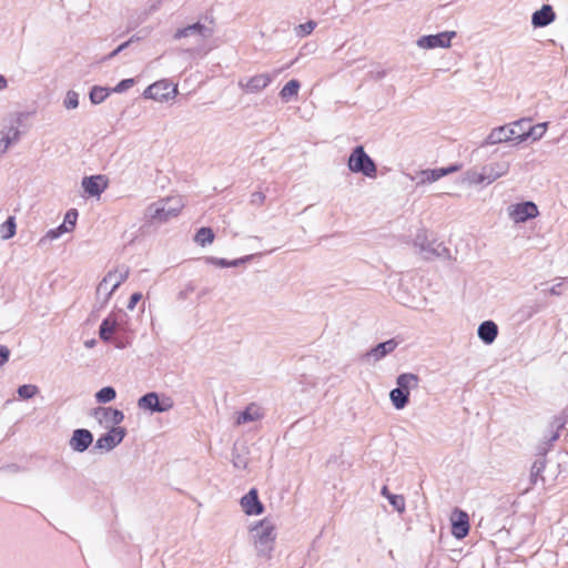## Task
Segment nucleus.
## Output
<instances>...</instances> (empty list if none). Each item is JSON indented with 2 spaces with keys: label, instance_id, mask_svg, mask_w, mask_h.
<instances>
[{
  "label": "nucleus",
  "instance_id": "nucleus-1",
  "mask_svg": "<svg viewBox=\"0 0 568 568\" xmlns=\"http://www.w3.org/2000/svg\"><path fill=\"white\" fill-rule=\"evenodd\" d=\"M214 30L212 27L201 23L200 21L178 28L172 38L175 41H181L185 47L184 52L191 57H205L212 47L207 44V40L213 36Z\"/></svg>",
  "mask_w": 568,
  "mask_h": 568
},
{
  "label": "nucleus",
  "instance_id": "nucleus-2",
  "mask_svg": "<svg viewBox=\"0 0 568 568\" xmlns=\"http://www.w3.org/2000/svg\"><path fill=\"white\" fill-rule=\"evenodd\" d=\"M256 555L264 559H271L274 551L276 532L275 525L268 518L260 520L250 530Z\"/></svg>",
  "mask_w": 568,
  "mask_h": 568
},
{
  "label": "nucleus",
  "instance_id": "nucleus-3",
  "mask_svg": "<svg viewBox=\"0 0 568 568\" xmlns=\"http://www.w3.org/2000/svg\"><path fill=\"white\" fill-rule=\"evenodd\" d=\"M510 169L508 161H494L480 168H473L465 172V181L469 184H491L506 175Z\"/></svg>",
  "mask_w": 568,
  "mask_h": 568
},
{
  "label": "nucleus",
  "instance_id": "nucleus-4",
  "mask_svg": "<svg viewBox=\"0 0 568 568\" xmlns=\"http://www.w3.org/2000/svg\"><path fill=\"white\" fill-rule=\"evenodd\" d=\"M129 276V268L120 266L109 272L97 287V304L103 308L110 301L112 294L120 287Z\"/></svg>",
  "mask_w": 568,
  "mask_h": 568
},
{
  "label": "nucleus",
  "instance_id": "nucleus-5",
  "mask_svg": "<svg viewBox=\"0 0 568 568\" xmlns=\"http://www.w3.org/2000/svg\"><path fill=\"white\" fill-rule=\"evenodd\" d=\"M184 206L181 196H170L150 204L146 209V215L152 222L164 223L176 217Z\"/></svg>",
  "mask_w": 568,
  "mask_h": 568
},
{
  "label": "nucleus",
  "instance_id": "nucleus-6",
  "mask_svg": "<svg viewBox=\"0 0 568 568\" xmlns=\"http://www.w3.org/2000/svg\"><path fill=\"white\" fill-rule=\"evenodd\" d=\"M347 166L353 173H361L367 178H376L377 166L362 145L356 146L347 161Z\"/></svg>",
  "mask_w": 568,
  "mask_h": 568
},
{
  "label": "nucleus",
  "instance_id": "nucleus-7",
  "mask_svg": "<svg viewBox=\"0 0 568 568\" xmlns=\"http://www.w3.org/2000/svg\"><path fill=\"white\" fill-rule=\"evenodd\" d=\"M414 246L426 260L434 257H446L449 253L448 248L443 243L435 240H429L426 231H419L414 239Z\"/></svg>",
  "mask_w": 568,
  "mask_h": 568
},
{
  "label": "nucleus",
  "instance_id": "nucleus-8",
  "mask_svg": "<svg viewBox=\"0 0 568 568\" xmlns=\"http://www.w3.org/2000/svg\"><path fill=\"white\" fill-rule=\"evenodd\" d=\"M138 406L151 413H165L173 408L174 402L170 396L150 392L139 398Z\"/></svg>",
  "mask_w": 568,
  "mask_h": 568
},
{
  "label": "nucleus",
  "instance_id": "nucleus-9",
  "mask_svg": "<svg viewBox=\"0 0 568 568\" xmlns=\"http://www.w3.org/2000/svg\"><path fill=\"white\" fill-rule=\"evenodd\" d=\"M281 69L273 73H261L250 78H241L237 85L247 94L258 93L268 87L273 80L281 73Z\"/></svg>",
  "mask_w": 568,
  "mask_h": 568
},
{
  "label": "nucleus",
  "instance_id": "nucleus-10",
  "mask_svg": "<svg viewBox=\"0 0 568 568\" xmlns=\"http://www.w3.org/2000/svg\"><path fill=\"white\" fill-rule=\"evenodd\" d=\"M176 94V85H172L168 80L154 82L153 84L149 85L143 92V97L145 99H152L158 102H164L170 99H174Z\"/></svg>",
  "mask_w": 568,
  "mask_h": 568
},
{
  "label": "nucleus",
  "instance_id": "nucleus-11",
  "mask_svg": "<svg viewBox=\"0 0 568 568\" xmlns=\"http://www.w3.org/2000/svg\"><path fill=\"white\" fill-rule=\"evenodd\" d=\"M508 214L515 223H524L536 217L539 212L534 202L527 201L509 206Z\"/></svg>",
  "mask_w": 568,
  "mask_h": 568
},
{
  "label": "nucleus",
  "instance_id": "nucleus-12",
  "mask_svg": "<svg viewBox=\"0 0 568 568\" xmlns=\"http://www.w3.org/2000/svg\"><path fill=\"white\" fill-rule=\"evenodd\" d=\"M455 36V31L423 36L417 40V45L422 49L449 48L450 41Z\"/></svg>",
  "mask_w": 568,
  "mask_h": 568
},
{
  "label": "nucleus",
  "instance_id": "nucleus-13",
  "mask_svg": "<svg viewBox=\"0 0 568 568\" xmlns=\"http://www.w3.org/2000/svg\"><path fill=\"white\" fill-rule=\"evenodd\" d=\"M126 432L123 427H113L106 434L101 435L95 442V449L110 452L115 448L124 438Z\"/></svg>",
  "mask_w": 568,
  "mask_h": 568
},
{
  "label": "nucleus",
  "instance_id": "nucleus-14",
  "mask_svg": "<svg viewBox=\"0 0 568 568\" xmlns=\"http://www.w3.org/2000/svg\"><path fill=\"white\" fill-rule=\"evenodd\" d=\"M452 535L457 539H463L469 531V516L462 509H454L450 516Z\"/></svg>",
  "mask_w": 568,
  "mask_h": 568
},
{
  "label": "nucleus",
  "instance_id": "nucleus-15",
  "mask_svg": "<svg viewBox=\"0 0 568 568\" xmlns=\"http://www.w3.org/2000/svg\"><path fill=\"white\" fill-rule=\"evenodd\" d=\"M398 343L395 339H388L386 342L377 344L363 355V359L367 363H376L393 353L397 347Z\"/></svg>",
  "mask_w": 568,
  "mask_h": 568
},
{
  "label": "nucleus",
  "instance_id": "nucleus-16",
  "mask_svg": "<svg viewBox=\"0 0 568 568\" xmlns=\"http://www.w3.org/2000/svg\"><path fill=\"white\" fill-rule=\"evenodd\" d=\"M515 133L510 123L494 128L484 141V145H495L515 141Z\"/></svg>",
  "mask_w": 568,
  "mask_h": 568
},
{
  "label": "nucleus",
  "instance_id": "nucleus-17",
  "mask_svg": "<svg viewBox=\"0 0 568 568\" xmlns=\"http://www.w3.org/2000/svg\"><path fill=\"white\" fill-rule=\"evenodd\" d=\"M93 442V435L90 430L78 428L72 433L69 446L77 453L85 452Z\"/></svg>",
  "mask_w": 568,
  "mask_h": 568
},
{
  "label": "nucleus",
  "instance_id": "nucleus-18",
  "mask_svg": "<svg viewBox=\"0 0 568 568\" xmlns=\"http://www.w3.org/2000/svg\"><path fill=\"white\" fill-rule=\"evenodd\" d=\"M240 503L243 511L248 516L261 515L264 510V506L260 501L255 488L250 489V491L241 498Z\"/></svg>",
  "mask_w": 568,
  "mask_h": 568
},
{
  "label": "nucleus",
  "instance_id": "nucleus-19",
  "mask_svg": "<svg viewBox=\"0 0 568 568\" xmlns=\"http://www.w3.org/2000/svg\"><path fill=\"white\" fill-rule=\"evenodd\" d=\"M458 170H459L458 165H449L448 168L423 170L418 174L419 181L417 182V185L436 182L439 179H442L450 173L457 172Z\"/></svg>",
  "mask_w": 568,
  "mask_h": 568
},
{
  "label": "nucleus",
  "instance_id": "nucleus-20",
  "mask_svg": "<svg viewBox=\"0 0 568 568\" xmlns=\"http://www.w3.org/2000/svg\"><path fill=\"white\" fill-rule=\"evenodd\" d=\"M93 416L100 423H106L112 425H119L124 419L123 412L112 407H97L93 410Z\"/></svg>",
  "mask_w": 568,
  "mask_h": 568
},
{
  "label": "nucleus",
  "instance_id": "nucleus-21",
  "mask_svg": "<svg viewBox=\"0 0 568 568\" xmlns=\"http://www.w3.org/2000/svg\"><path fill=\"white\" fill-rule=\"evenodd\" d=\"M556 18V14L549 4H544L541 9L535 11L531 17V24L535 28H542L550 24Z\"/></svg>",
  "mask_w": 568,
  "mask_h": 568
},
{
  "label": "nucleus",
  "instance_id": "nucleus-22",
  "mask_svg": "<svg viewBox=\"0 0 568 568\" xmlns=\"http://www.w3.org/2000/svg\"><path fill=\"white\" fill-rule=\"evenodd\" d=\"M83 190L92 196H99L106 187V182L102 175L87 176L82 180Z\"/></svg>",
  "mask_w": 568,
  "mask_h": 568
},
{
  "label": "nucleus",
  "instance_id": "nucleus-23",
  "mask_svg": "<svg viewBox=\"0 0 568 568\" xmlns=\"http://www.w3.org/2000/svg\"><path fill=\"white\" fill-rule=\"evenodd\" d=\"M264 413L262 408L255 404L251 403L243 412L239 413L235 424L244 425L247 423L256 422L263 418Z\"/></svg>",
  "mask_w": 568,
  "mask_h": 568
},
{
  "label": "nucleus",
  "instance_id": "nucleus-24",
  "mask_svg": "<svg viewBox=\"0 0 568 568\" xmlns=\"http://www.w3.org/2000/svg\"><path fill=\"white\" fill-rule=\"evenodd\" d=\"M20 140V130L18 125L4 128L1 132L0 151L7 152L8 149Z\"/></svg>",
  "mask_w": 568,
  "mask_h": 568
},
{
  "label": "nucleus",
  "instance_id": "nucleus-25",
  "mask_svg": "<svg viewBox=\"0 0 568 568\" xmlns=\"http://www.w3.org/2000/svg\"><path fill=\"white\" fill-rule=\"evenodd\" d=\"M477 334L485 344H491L498 335V326L493 321H485L479 325Z\"/></svg>",
  "mask_w": 568,
  "mask_h": 568
},
{
  "label": "nucleus",
  "instance_id": "nucleus-26",
  "mask_svg": "<svg viewBox=\"0 0 568 568\" xmlns=\"http://www.w3.org/2000/svg\"><path fill=\"white\" fill-rule=\"evenodd\" d=\"M419 377L413 373H404L397 376L396 384L397 388L405 393H409L410 389L417 388Z\"/></svg>",
  "mask_w": 568,
  "mask_h": 568
},
{
  "label": "nucleus",
  "instance_id": "nucleus-27",
  "mask_svg": "<svg viewBox=\"0 0 568 568\" xmlns=\"http://www.w3.org/2000/svg\"><path fill=\"white\" fill-rule=\"evenodd\" d=\"M116 326H118V322L113 315H109L108 317H105L102 321L100 328H99L100 338L103 342H110L111 336L114 333Z\"/></svg>",
  "mask_w": 568,
  "mask_h": 568
},
{
  "label": "nucleus",
  "instance_id": "nucleus-28",
  "mask_svg": "<svg viewBox=\"0 0 568 568\" xmlns=\"http://www.w3.org/2000/svg\"><path fill=\"white\" fill-rule=\"evenodd\" d=\"M70 232V229L65 225V223L60 224L55 229L49 230L38 242V246L44 247L50 244L52 241L58 240L62 234Z\"/></svg>",
  "mask_w": 568,
  "mask_h": 568
},
{
  "label": "nucleus",
  "instance_id": "nucleus-29",
  "mask_svg": "<svg viewBox=\"0 0 568 568\" xmlns=\"http://www.w3.org/2000/svg\"><path fill=\"white\" fill-rule=\"evenodd\" d=\"M252 257H253V255H247V256H244L241 258L229 261L225 258L211 256V257H206V262L211 263L215 266H219V267H235V266H239V265L250 261Z\"/></svg>",
  "mask_w": 568,
  "mask_h": 568
},
{
  "label": "nucleus",
  "instance_id": "nucleus-30",
  "mask_svg": "<svg viewBox=\"0 0 568 568\" xmlns=\"http://www.w3.org/2000/svg\"><path fill=\"white\" fill-rule=\"evenodd\" d=\"M389 398H390L393 406L396 409H403L406 407V405L409 402V393H405L402 389H398L396 387L390 390Z\"/></svg>",
  "mask_w": 568,
  "mask_h": 568
},
{
  "label": "nucleus",
  "instance_id": "nucleus-31",
  "mask_svg": "<svg viewBox=\"0 0 568 568\" xmlns=\"http://www.w3.org/2000/svg\"><path fill=\"white\" fill-rule=\"evenodd\" d=\"M232 464L236 469H246L248 465L247 452L245 447H234L232 450Z\"/></svg>",
  "mask_w": 568,
  "mask_h": 568
},
{
  "label": "nucleus",
  "instance_id": "nucleus-32",
  "mask_svg": "<svg viewBox=\"0 0 568 568\" xmlns=\"http://www.w3.org/2000/svg\"><path fill=\"white\" fill-rule=\"evenodd\" d=\"M530 122H531L530 119L524 118V119H520V120H517V121L510 123L514 132H516L514 134V136H515V142L517 144L527 141V138L521 136L520 133L527 132V129H528V125Z\"/></svg>",
  "mask_w": 568,
  "mask_h": 568
},
{
  "label": "nucleus",
  "instance_id": "nucleus-33",
  "mask_svg": "<svg viewBox=\"0 0 568 568\" xmlns=\"http://www.w3.org/2000/svg\"><path fill=\"white\" fill-rule=\"evenodd\" d=\"M547 126H548L547 122L538 123L536 125H531L529 123L527 132L520 133V134H521V136L527 138V140L531 139L532 141H538L546 133Z\"/></svg>",
  "mask_w": 568,
  "mask_h": 568
},
{
  "label": "nucleus",
  "instance_id": "nucleus-34",
  "mask_svg": "<svg viewBox=\"0 0 568 568\" xmlns=\"http://www.w3.org/2000/svg\"><path fill=\"white\" fill-rule=\"evenodd\" d=\"M17 232V223L14 216H9L1 225H0V237L3 241L10 240L16 235Z\"/></svg>",
  "mask_w": 568,
  "mask_h": 568
},
{
  "label": "nucleus",
  "instance_id": "nucleus-35",
  "mask_svg": "<svg viewBox=\"0 0 568 568\" xmlns=\"http://www.w3.org/2000/svg\"><path fill=\"white\" fill-rule=\"evenodd\" d=\"M300 82L295 79L290 80L281 90L280 97L284 101H290L292 98L297 97L300 90Z\"/></svg>",
  "mask_w": 568,
  "mask_h": 568
},
{
  "label": "nucleus",
  "instance_id": "nucleus-36",
  "mask_svg": "<svg viewBox=\"0 0 568 568\" xmlns=\"http://www.w3.org/2000/svg\"><path fill=\"white\" fill-rule=\"evenodd\" d=\"M194 240L201 246H205V245L211 244L213 242L214 233H213L212 229H210V227H201L196 232V234L194 236Z\"/></svg>",
  "mask_w": 568,
  "mask_h": 568
},
{
  "label": "nucleus",
  "instance_id": "nucleus-37",
  "mask_svg": "<svg viewBox=\"0 0 568 568\" xmlns=\"http://www.w3.org/2000/svg\"><path fill=\"white\" fill-rule=\"evenodd\" d=\"M109 89L95 85L91 89L89 97L93 104H100L109 97Z\"/></svg>",
  "mask_w": 568,
  "mask_h": 568
},
{
  "label": "nucleus",
  "instance_id": "nucleus-38",
  "mask_svg": "<svg viewBox=\"0 0 568 568\" xmlns=\"http://www.w3.org/2000/svg\"><path fill=\"white\" fill-rule=\"evenodd\" d=\"M115 396V389L111 386H105L95 394V399L98 403L105 404L113 400Z\"/></svg>",
  "mask_w": 568,
  "mask_h": 568
},
{
  "label": "nucleus",
  "instance_id": "nucleus-39",
  "mask_svg": "<svg viewBox=\"0 0 568 568\" xmlns=\"http://www.w3.org/2000/svg\"><path fill=\"white\" fill-rule=\"evenodd\" d=\"M316 22L313 20H310L305 23H301L297 27H295L294 31L295 34L300 38H304L313 32V30L316 28Z\"/></svg>",
  "mask_w": 568,
  "mask_h": 568
},
{
  "label": "nucleus",
  "instance_id": "nucleus-40",
  "mask_svg": "<svg viewBox=\"0 0 568 568\" xmlns=\"http://www.w3.org/2000/svg\"><path fill=\"white\" fill-rule=\"evenodd\" d=\"M17 392L22 399H29L38 394L39 388L36 385L24 384L19 386Z\"/></svg>",
  "mask_w": 568,
  "mask_h": 568
},
{
  "label": "nucleus",
  "instance_id": "nucleus-41",
  "mask_svg": "<svg viewBox=\"0 0 568 568\" xmlns=\"http://www.w3.org/2000/svg\"><path fill=\"white\" fill-rule=\"evenodd\" d=\"M546 464L545 460L538 459L535 460L531 470H530V481L532 485H536L538 477L542 474L545 470Z\"/></svg>",
  "mask_w": 568,
  "mask_h": 568
},
{
  "label": "nucleus",
  "instance_id": "nucleus-42",
  "mask_svg": "<svg viewBox=\"0 0 568 568\" xmlns=\"http://www.w3.org/2000/svg\"><path fill=\"white\" fill-rule=\"evenodd\" d=\"M539 311L540 306L537 303H531L524 305L518 313L520 314V317L523 320H528L532 317L535 314H537Z\"/></svg>",
  "mask_w": 568,
  "mask_h": 568
},
{
  "label": "nucleus",
  "instance_id": "nucleus-43",
  "mask_svg": "<svg viewBox=\"0 0 568 568\" xmlns=\"http://www.w3.org/2000/svg\"><path fill=\"white\" fill-rule=\"evenodd\" d=\"M63 105L68 110L77 109L79 105V94L75 91H68L63 101Z\"/></svg>",
  "mask_w": 568,
  "mask_h": 568
},
{
  "label": "nucleus",
  "instance_id": "nucleus-44",
  "mask_svg": "<svg viewBox=\"0 0 568 568\" xmlns=\"http://www.w3.org/2000/svg\"><path fill=\"white\" fill-rule=\"evenodd\" d=\"M387 499L395 510L400 514L405 511V498L402 495H387Z\"/></svg>",
  "mask_w": 568,
  "mask_h": 568
},
{
  "label": "nucleus",
  "instance_id": "nucleus-45",
  "mask_svg": "<svg viewBox=\"0 0 568 568\" xmlns=\"http://www.w3.org/2000/svg\"><path fill=\"white\" fill-rule=\"evenodd\" d=\"M77 219H78V212L75 209H71L65 213L63 223H65L68 229H70V232L74 229V226L77 224Z\"/></svg>",
  "mask_w": 568,
  "mask_h": 568
},
{
  "label": "nucleus",
  "instance_id": "nucleus-46",
  "mask_svg": "<svg viewBox=\"0 0 568 568\" xmlns=\"http://www.w3.org/2000/svg\"><path fill=\"white\" fill-rule=\"evenodd\" d=\"M195 284L193 282H189L178 293V298L180 301H185L190 297V295L195 291Z\"/></svg>",
  "mask_w": 568,
  "mask_h": 568
},
{
  "label": "nucleus",
  "instance_id": "nucleus-47",
  "mask_svg": "<svg viewBox=\"0 0 568 568\" xmlns=\"http://www.w3.org/2000/svg\"><path fill=\"white\" fill-rule=\"evenodd\" d=\"M134 85V79H124L120 81L113 89L112 92L122 93Z\"/></svg>",
  "mask_w": 568,
  "mask_h": 568
},
{
  "label": "nucleus",
  "instance_id": "nucleus-48",
  "mask_svg": "<svg viewBox=\"0 0 568 568\" xmlns=\"http://www.w3.org/2000/svg\"><path fill=\"white\" fill-rule=\"evenodd\" d=\"M10 354L11 352L9 347L0 344V366H3L4 364L8 363Z\"/></svg>",
  "mask_w": 568,
  "mask_h": 568
},
{
  "label": "nucleus",
  "instance_id": "nucleus-49",
  "mask_svg": "<svg viewBox=\"0 0 568 568\" xmlns=\"http://www.w3.org/2000/svg\"><path fill=\"white\" fill-rule=\"evenodd\" d=\"M265 201V195L262 192H254L251 195V203L254 205H262Z\"/></svg>",
  "mask_w": 568,
  "mask_h": 568
},
{
  "label": "nucleus",
  "instance_id": "nucleus-50",
  "mask_svg": "<svg viewBox=\"0 0 568 568\" xmlns=\"http://www.w3.org/2000/svg\"><path fill=\"white\" fill-rule=\"evenodd\" d=\"M142 300V294L136 292V293H133L130 297V301L128 303V308L129 310H133L135 307V305Z\"/></svg>",
  "mask_w": 568,
  "mask_h": 568
},
{
  "label": "nucleus",
  "instance_id": "nucleus-51",
  "mask_svg": "<svg viewBox=\"0 0 568 568\" xmlns=\"http://www.w3.org/2000/svg\"><path fill=\"white\" fill-rule=\"evenodd\" d=\"M562 286H564L562 282L557 283L556 285L550 287L549 294L555 295V296H560L562 294Z\"/></svg>",
  "mask_w": 568,
  "mask_h": 568
},
{
  "label": "nucleus",
  "instance_id": "nucleus-52",
  "mask_svg": "<svg viewBox=\"0 0 568 568\" xmlns=\"http://www.w3.org/2000/svg\"><path fill=\"white\" fill-rule=\"evenodd\" d=\"M133 41H134V37H132L130 40H128V41L123 42L122 44H120L118 47L119 51L121 52L124 49H126L130 45V43H132Z\"/></svg>",
  "mask_w": 568,
  "mask_h": 568
},
{
  "label": "nucleus",
  "instance_id": "nucleus-53",
  "mask_svg": "<svg viewBox=\"0 0 568 568\" xmlns=\"http://www.w3.org/2000/svg\"><path fill=\"white\" fill-rule=\"evenodd\" d=\"M8 87L7 79L0 74V91L4 90Z\"/></svg>",
  "mask_w": 568,
  "mask_h": 568
},
{
  "label": "nucleus",
  "instance_id": "nucleus-54",
  "mask_svg": "<svg viewBox=\"0 0 568 568\" xmlns=\"http://www.w3.org/2000/svg\"><path fill=\"white\" fill-rule=\"evenodd\" d=\"M95 344H97V341H95L94 338H92V339H88V341H85V342H84V346H85L87 348H92V347H94V346H95Z\"/></svg>",
  "mask_w": 568,
  "mask_h": 568
},
{
  "label": "nucleus",
  "instance_id": "nucleus-55",
  "mask_svg": "<svg viewBox=\"0 0 568 568\" xmlns=\"http://www.w3.org/2000/svg\"><path fill=\"white\" fill-rule=\"evenodd\" d=\"M119 53H120V51H119V49L116 48L115 50H113L112 52H110V53L104 58V60L113 59V58H114V57H116Z\"/></svg>",
  "mask_w": 568,
  "mask_h": 568
},
{
  "label": "nucleus",
  "instance_id": "nucleus-56",
  "mask_svg": "<svg viewBox=\"0 0 568 568\" xmlns=\"http://www.w3.org/2000/svg\"><path fill=\"white\" fill-rule=\"evenodd\" d=\"M561 427H562V424H560V425L558 426V428H561ZM558 437H559V429H557V430L552 434V436L550 437V439H549V440H550V442H556V440L558 439Z\"/></svg>",
  "mask_w": 568,
  "mask_h": 568
},
{
  "label": "nucleus",
  "instance_id": "nucleus-57",
  "mask_svg": "<svg viewBox=\"0 0 568 568\" xmlns=\"http://www.w3.org/2000/svg\"><path fill=\"white\" fill-rule=\"evenodd\" d=\"M211 290L210 288H203L199 292V298H202L203 296L210 294Z\"/></svg>",
  "mask_w": 568,
  "mask_h": 568
},
{
  "label": "nucleus",
  "instance_id": "nucleus-58",
  "mask_svg": "<svg viewBox=\"0 0 568 568\" xmlns=\"http://www.w3.org/2000/svg\"><path fill=\"white\" fill-rule=\"evenodd\" d=\"M381 493H382V495H383V496H385L386 498H387V495H388V496H389V495H393L392 493H389V491H388V489H387V487H386V486H384V487L382 488V491H381Z\"/></svg>",
  "mask_w": 568,
  "mask_h": 568
},
{
  "label": "nucleus",
  "instance_id": "nucleus-59",
  "mask_svg": "<svg viewBox=\"0 0 568 568\" xmlns=\"http://www.w3.org/2000/svg\"><path fill=\"white\" fill-rule=\"evenodd\" d=\"M161 2H162V1H161V0H159V1L156 2V4H153V6L151 7V10H152V11L158 10V9L160 8V6H161Z\"/></svg>",
  "mask_w": 568,
  "mask_h": 568
}]
</instances>
